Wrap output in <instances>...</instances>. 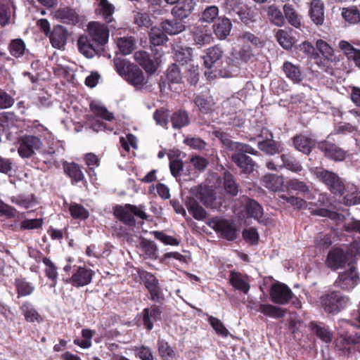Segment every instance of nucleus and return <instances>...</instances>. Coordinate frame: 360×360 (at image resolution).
I'll return each instance as SVG.
<instances>
[{
  "label": "nucleus",
  "instance_id": "obj_37",
  "mask_svg": "<svg viewBox=\"0 0 360 360\" xmlns=\"http://www.w3.org/2000/svg\"><path fill=\"white\" fill-rule=\"evenodd\" d=\"M89 107L94 115L97 118H101L108 122H112L115 119L112 112L108 111L105 106L95 101L91 102Z\"/></svg>",
  "mask_w": 360,
  "mask_h": 360
},
{
  "label": "nucleus",
  "instance_id": "obj_14",
  "mask_svg": "<svg viewBox=\"0 0 360 360\" xmlns=\"http://www.w3.org/2000/svg\"><path fill=\"white\" fill-rule=\"evenodd\" d=\"M292 297L291 290L283 283H276L271 286L270 297L273 302L278 304H285Z\"/></svg>",
  "mask_w": 360,
  "mask_h": 360
},
{
  "label": "nucleus",
  "instance_id": "obj_30",
  "mask_svg": "<svg viewBox=\"0 0 360 360\" xmlns=\"http://www.w3.org/2000/svg\"><path fill=\"white\" fill-rule=\"evenodd\" d=\"M262 184L269 190L276 192L282 190L283 178L276 174H267L262 179Z\"/></svg>",
  "mask_w": 360,
  "mask_h": 360
},
{
  "label": "nucleus",
  "instance_id": "obj_26",
  "mask_svg": "<svg viewBox=\"0 0 360 360\" xmlns=\"http://www.w3.org/2000/svg\"><path fill=\"white\" fill-rule=\"evenodd\" d=\"M224 53V49L218 45L208 48L206 54L202 57L205 66L212 68L222 58Z\"/></svg>",
  "mask_w": 360,
  "mask_h": 360
},
{
  "label": "nucleus",
  "instance_id": "obj_56",
  "mask_svg": "<svg viewBox=\"0 0 360 360\" xmlns=\"http://www.w3.org/2000/svg\"><path fill=\"white\" fill-rule=\"evenodd\" d=\"M68 209L74 219H85L89 217V212L82 205L72 203L69 205Z\"/></svg>",
  "mask_w": 360,
  "mask_h": 360
},
{
  "label": "nucleus",
  "instance_id": "obj_54",
  "mask_svg": "<svg viewBox=\"0 0 360 360\" xmlns=\"http://www.w3.org/2000/svg\"><path fill=\"white\" fill-rule=\"evenodd\" d=\"M258 148L268 155H274L281 151V146L275 141H259Z\"/></svg>",
  "mask_w": 360,
  "mask_h": 360
},
{
  "label": "nucleus",
  "instance_id": "obj_46",
  "mask_svg": "<svg viewBox=\"0 0 360 360\" xmlns=\"http://www.w3.org/2000/svg\"><path fill=\"white\" fill-rule=\"evenodd\" d=\"M281 162L282 169L285 167L293 172H299L302 169V167L300 162L290 155H282L281 156Z\"/></svg>",
  "mask_w": 360,
  "mask_h": 360
},
{
  "label": "nucleus",
  "instance_id": "obj_35",
  "mask_svg": "<svg viewBox=\"0 0 360 360\" xmlns=\"http://www.w3.org/2000/svg\"><path fill=\"white\" fill-rule=\"evenodd\" d=\"M258 311L264 316L273 319L283 318L285 316L286 312L285 309L270 304H260Z\"/></svg>",
  "mask_w": 360,
  "mask_h": 360
},
{
  "label": "nucleus",
  "instance_id": "obj_8",
  "mask_svg": "<svg viewBox=\"0 0 360 360\" xmlns=\"http://www.w3.org/2000/svg\"><path fill=\"white\" fill-rule=\"evenodd\" d=\"M94 275V271L86 266L73 267L72 276L69 279V283L73 286L79 288L89 285Z\"/></svg>",
  "mask_w": 360,
  "mask_h": 360
},
{
  "label": "nucleus",
  "instance_id": "obj_21",
  "mask_svg": "<svg viewBox=\"0 0 360 360\" xmlns=\"http://www.w3.org/2000/svg\"><path fill=\"white\" fill-rule=\"evenodd\" d=\"M173 57L177 62L182 64L191 60L193 50L190 47L184 46L179 41H175L172 44Z\"/></svg>",
  "mask_w": 360,
  "mask_h": 360
},
{
  "label": "nucleus",
  "instance_id": "obj_5",
  "mask_svg": "<svg viewBox=\"0 0 360 360\" xmlns=\"http://www.w3.org/2000/svg\"><path fill=\"white\" fill-rule=\"evenodd\" d=\"M114 214L117 218L129 226L135 225V216L142 219H146L148 217L146 213L142 210L141 207H136L130 204L117 206L115 208Z\"/></svg>",
  "mask_w": 360,
  "mask_h": 360
},
{
  "label": "nucleus",
  "instance_id": "obj_55",
  "mask_svg": "<svg viewBox=\"0 0 360 360\" xmlns=\"http://www.w3.org/2000/svg\"><path fill=\"white\" fill-rule=\"evenodd\" d=\"M316 49L327 60L333 61L335 60L334 51L333 48L325 41L319 39L316 43Z\"/></svg>",
  "mask_w": 360,
  "mask_h": 360
},
{
  "label": "nucleus",
  "instance_id": "obj_17",
  "mask_svg": "<svg viewBox=\"0 0 360 360\" xmlns=\"http://www.w3.org/2000/svg\"><path fill=\"white\" fill-rule=\"evenodd\" d=\"M115 6L108 0H100L98 8L96 10L97 15H99L108 23L110 27L116 29L117 22L112 15L115 12Z\"/></svg>",
  "mask_w": 360,
  "mask_h": 360
},
{
  "label": "nucleus",
  "instance_id": "obj_16",
  "mask_svg": "<svg viewBox=\"0 0 360 360\" xmlns=\"http://www.w3.org/2000/svg\"><path fill=\"white\" fill-rule=\"evenodd\" d=\"M347 262V254L340 248H333L329 251L326 265L332 270L343 268Z\"/></svg>",
  "mask_w": 360,
  "mask_h": 360
},
{
  "label": "nucleus",
  "instance_id": "obj_15",
  "mask_svg": "<svg viewBox=\"0 0 360 360\" xmlns=\"http://www.w3.org/2000/svg\"><path fill=\"white\" fill-rule=\"evenodd\" d=\"M318 148L324 153L326 157L334 161H342L346 158L347 152L330 141H323L319 143Z\"/></svg>",
  "mask_w": 360,
  "mask_h": 360
},
{
  "label": "nucleus",
  "instance_id": "obj_2",
  "mask_svg": "<svg viewBox=\"0 0 360 360\" xmlns=\"http://www.w3.org/2000/svg\"><path fill=\"white\" fill-rule=\"evenodd\" d=\"M312 173L333 194L342 195L346 191L344 182L338 174L323 167L313 169Z\"/></svg>",
  "mask_w": 360,
  "mask_h": 360
},
{
  "label": "nucleus",
  "instance_id": "obj_52",
  "mask_svg": "<svg viewBox=\"0 0 360 360\" xmlns=\"http://www.w3.org/2000/svg\"><path fill=\"white\" fill-rule=\"evenodd\" d=\"M149 37L151 44L154 46L162 45L167 40V35L160 28L157 27L150 29Z\"/></svg>",
  "mask_w": 360,
  "mask_h": 360
},
{
  "label": "nucleus",
  "instance_id": "obj_62",
  "mask_svg": "<svg viewBox=\"0 0 360 360\" xmlns=\"http://www.w3.org/2000/svg\"><path fill=\"white\" fill-rule=\"evenodd\" d=\"M208 321L217 334L223 337H227L229 335V331L219 319L210 316Z\"/></svg>",
  "mask_w": 360,
  "mask_h": 360
},
{
  "label": "nucleus",
  "instance_id": "obj_53",
  "mask_svg": "<svg viewBox=\"0 0 360 360\" xmlns=\"http://www.w3.org/2000/svg\"><path fill=\"white\" fill-rule=\"evenodd\" d=\"M65 172L75 181L78 182L83 179L84 174L79 166L74 162L64 165Z\"/></svg>",
  "mask_w": 360,
  "mask_h": 360
},
{
  "label": "nucleus",
  "instance_id": "obj_18",
  "mask_svg": "<svg viewBox=\"0 0 360 360\" xmlns=\"http://www.w3.org/2000/svg\"><path fill=\"white\" fill-rule=\"evenodd\" d=\"M239 58L233 59L231 58H227L226 63L228 64V67L223 66L224 68H228V71L236 72V69L238 68L240 60L244 63H247L253 56L252 49L248 45H243V47L238 52Z\"/></svg>",
  "mask_w": 360,
  "mask_h": 360
},
{
  "label": "nucleus",
  "instance_id": "obj_61",
  "mask_svg": "<svg viewBox=\"0 0 360 360\" xmlns=\"http://www.w3.org/2000/svg\"><path fill=\"white\" fill-rule=\"evenodd\" d=\"M167 78L169 82L180 83L182 80V75L179 68L176 64H172L167 70Z\"/></svg>",
  "mask_w": 360,
  "mask_h": 360
},
{
  "label": "nucleus",
  "instance_id": "obj_36",
  "mask_svg": "<svg viewBox=\"0 0 360 360\" xmlns=\"http://www.w3.org/2000/svg\"><path fill=\"white\" fill-rule=\"evenodd\" d=\"M41 142L34 136H24V158L31 157L36 150H39Z\"/></svg>",
  "mask_w": 360,
  "mask_h": 360
},
{
  "label": "nucleus",
  "instance_id": "obj_4",
  "mask_svg": "<svg viewBox=\"0 0 360 360\" xmlns=\"http://www.w3.org/2000/svg\"><path fill=\"white\" fill-rule=\"evenodd\" d=\"M319 302L326 312L337 314L349 304V299L348 297L341 295L337 292H331L322 295Z\"/></svg>",
  "mask_w": 360,
  "mask_h": 360
},
{
  "label": "nucleus",
  "instance_id": "obj_64",
  "mask_svg": "<svg viewBox=\"0 0 360 360\" xmlns=\"http://www.w3.org/2000/svg\"><path fill=\"white\" fill-rule=\"evenodd\" d=\"M340 49L344 52L349 59L354 60L359 49H355L346 41H340L339 43Z\"/></svg>",
  "mask_w": 360,
  "mask_h": 360
},
{
  "label": "nucleus",
  "instance_id": "obj_23",
  "mask_svg": "<svg viewBox=\"0 0 360 360\" xmlns=\"http://www.w3.org/2000/svg\"><path fill=\"white\" fill-rule=\"evenodd\" d=\"M185 204L188 212L195 219L202 221L206 218V211L193 196L186 197Z\"/></svg>",
  "mask_w": 360,
  "mask_h": 360
},
{
  "label": "nucleus",
  "instance_id": "obj_38",
  "mask_svg": "<svg viewBox=\"0 0 360 360\" xmlns=\"http://www.w3.org/2000/svg\"><path fill=\"white\" fill-rule=\"evenodd\" d=\"M245 209L247 214L250 217H253L260 223L264 222L262 219L263 215L262 207L257 202L252 199H248L245 205Z\"/></svg>",
  "mask_w": 360,
  "mask_h": 360
},
{
  "label": "nucleus",
  "instance_id": "obj_57",
  "mask_svg": "<svg viewBox=\"0 0 360 360\" xmlns=\"http://www.w3.org/2000/svg\"><path fill=\"white\" fill-rule=\"evenodd\" d=\"M313 331L316 334V335L323 342L328 343L332 340L333 334L330 331L328 330V328L325 327H321L319 326L317 323L311 322V323Z\"/></svg>",
  "mask_w": 360,
  "mask_h": 360
},
{
  "label": "nucleus",
  "instance_id": "obj_42",
  "mask_svg": "<svg viewBox=\"0 0 360 360\" xmlns=\"http://www.w3.org/2000/svg\"><path fill=\"white\" fill-rule=\"evenodd\" d=\"M157 345L159 355L162 360H172L174 359L175 352L166 340L159 338Z\"/></svg>",
  "mask_w": 360,
  "mask_h": 360
},
{
  "label": "nucleus",
  "instance_id": "obj_39",
  "mask_svg": "<svg viewBox=\"0 0 360 360\" xmlns=\"http://www.w3.org/2000/svg\"><path fill=\"white\" fill-rule=\"evenodd\" d=\"M287 188L288 190H293L303 193L304 197L307 199H314V195L306 184L297 179L289 180L287 182Z\"/></svg>",
  "mask_w": 360,
  "mask_h": 360
},
{
  "label": "nucleus",
  "instance_id": "obj_3",
  "mask_svg": "<svg viewBox=\"0 0 360 360\" xmlns=\"http://www.w3.org/2000/svg\"><path fill=\"white\" fill-rule=\"evenodd\" d=\"M224 8L227 14L231 17L238 16L247 25L256 21L255 11L239 0H227Z\"/></svg>",
  "mask_w": 360,
  "mask_h": 360
},
{
  "label": "nucleus",
  "instance_id": "obj_22",
  "mask_svg": "<svg viewBox=\"0 0 360 360\" xmlns=\"http://www.w3.org/2000/svg\"><path fill=\"white\" fill-rule=\"evenodd\" d=\"M134 58L146 72L153 74L157 70V65L146 51H136L134 55Z\"/></svg>",
  "mask_w": 360,
  "mask_h": 360
},
{
  "label": "nucleus",
  "instance_id": "obj_48",
  "mask_svg": "<svg viewBox=\"0 0 360 360\" xmlns=\"http://www.w3.org/2000/svg\"><path fill=\"white\" fill-rule=\"evenodd\" d=\"M227 147L230 150L234 151V153H241L243 154L249 153L252 155L257 153V151L250 146L240 142H234L231 140H227Z\"/></svg>",
  "mask_w": 360,
  "mask_h": 360
},
{
  "label": "nucleus",
  "instance_id": "obj_20",
  "mask_svg": "<svg viewBox=\"0 0 360 360\" xmlns=\"http://www.w3.org/2000/svg\"><path fill=\"white\" fill-rule=\"evenodd\" d=\"M231 160L244 173H251L255 169V162L246 154L233 153Z\"/></svg>",
  "mask_w": 360,
  "mask_h": 360
},
{
  "label": "nucleus",
  "instance_id": "obj_11",
  "mask_svg": "<svg viewBox=\"0 0 360 360\" xmlns=\"http://www.w3.org/2000/svg\"><path fill=\"white\" fill-rule=\"evenodd\" d=\"M208 225L228 240H232L236 237V230L228 220L213 218L208 222Z\"/></svg>",
  "mask_w": 360,
  "mask_h": 360
},
{
  "label": "nucleus",
  "instance_id": "obj_49",
  "mask_svg": "<svg viewBox=\"0 0 360 360\" xmlns=\"http://www.w3.org/2000/svg\"><path fill=\"white\" fill-rule=\"evenodd\" d=\"M343 18L350 24L360 25V11L354 6L343 8L342 11Z\"/></svg>",
  "mask_w": 360,
  "mask_h": 360
},
{
  "label": "nucleus",
  "instance_id": "obj_43",
  "mask_svg": "<svg viewBox=\"0 0 360 360\" xmlns=\"http://www.w3.org/2000/svg\"><path fill=\"white\" fill-rule=\"evenodd\" d=\"M194 103L199 110L204 114L209 113L214 110V102L211 97L198 96L194 100Z\"/></svg>",
  "mask_w": 360,
  "mask_h": 360
},
{
  "label": "nucleus",
  "instance_id": "obj_51",
  "mask_svg": "<svg viewBox=\"0 0 360 360\" xmlns=\"http://www.w3.org/2000/svg\"><path fill=\"white\" fill-rule=\"evenodd\" d=\"M283 12L285 13V17L290 25L295 27H299L300 26V17L292 5L285 4L283 6Z\"/></svg>",
  "mask_w": 360,
  "mask_h": 360
},
{
  "label": "nucleus",
  "instance_id": "obj_45",
  "mask_svg": "<svg viewBox=\"0 0 360 360\" xmlns=\"http://www.w3.org/2000/svg\"><path fill=\"white\" fill-rule=\"evenodd\" d=\"M162 27L169 34H177L184 31L186 29L185 25L178 20H165L162 22Z\"/></svg>",
  "mask_w": 360,
  "mask_h": 360
},
{
  "label": "nucleus",
  "instance_id": "obj_13",
  "mask_svg": "<svg viewBox=\"0 0 360 360\" xmlns=\"http://www.w3.org/2000/svg\"><path fill=\"white\" fill-rule=\"evenodd\" d=\"M142 279L145 287L148 290L150 298L154 302H160L162 299L161 288L158 279L150 272H143Z\"/></svg>",
  "mask_w": 360,
  "mask_h": 360
},
{
  "label": "nucleus",
  "instance_id": "obj_50",
  "mask_svg": "<svg viewBox=\"0 0 360 360\" xmlns=\"http://www.w3.org/2000/svg\"><path fill=\"white\" fill-rule=\"evenodd\" d=\"M219 15V8L216 6H210L205 8L199 16L202 22L212 23Z\"/></svg>",
  "mask_w": 360,
  "mask_h": 360
},
{
  "label": "nucleus",
  "instance_id": "obj_44",
  "mask_svg": "<svg viewBox=\"0 0 360 360\" xmlns=\"http://www.w3.org/2000/svg\"><path fill=\"white\" fill-rule=\"evenodd\" d=\"M172 127L174 129H181L189 124V117L185 110H178L173 113L171 117Z\"/></svg>",
  "mask_w": 360,
  "mask_h": 360
},
{
  "label": "nucleus",
  "instance_id": "obj_12",
  "mask_svg": "<svg viewBox=\"0 0 360 360\" xmlns=\"http://www.w3.org/2000/svg\"><path fill=\"white\" fill-rule=\"evenodd\" d=\"M189 30L195 45L201 47L211 42L212 34L208 27L195 24L190 25Z\"/></svg>",
  "mask_w": 360,
  "mask_h": 360
},
{
  "label": "nucleus",
  "instance_id": "obj_63",
  "mask_svg": "<svg viewBox=\"0 0 360 360\" xmlns=\"http://www.w3.org/2000/svg\"><path fill=\"white\" fill-rule=\"evenodd\" d=\"M276 39L279 44L285 49H289L292 46V39L287 31L279 30L276 32Z\"/></svg>",
  "mask_w": 360,
  "mask_h": 360
},
{
  "label": "nucleus",
  "instance_id": "obj_29",
  "mask_svg": "<svg viewBox=\"0 0 360 360\" xmlns=\"http://www.w3.org/2000/svg\"><path fill=\"white\" fill-rule=\"evenodd\" d=\"M309 12L311 20L316 25L323 24L324 21V4L321 0H312Z\"/></svg>",
  "mask_w": 360,
  "mask_h": 360
},
{
  "label": "nucleus",
  "instance_id": "obj_27",
  "mask_svg": "<svg viewBox=\"0 0 360 360\" xmlns=\"http://www.w3.org/2000/svg\"><path fill=\"white\" fill-rule=\"evenodd\" d=\"M54 17L62 22L68 24H76L79 20L77 13L70 7L58 8L55 11Z\"/></svg>",
  "mask_w": 360,
  "mask_h": 360
},
{
  "label": "nucleus",
  "instance_id": "obj_59",
  "mask_svg": "<svg viewBox=\"0 0 360 360\" xmlns=\"http://www.w3.org/2000/svg\"><path fill=\"white\" fill-rule=\"evenodd\" d=\"M30 214L31 212H27L26 216L24 214V229L32 230L40 229L44 223L43 219L41 217L31 218L30 217Z\"/></svg>",
  "mask_w": 360,
  "mask_h": 360
},
{
  "label": "nucleus",
  "instance_id": "obj_40",
  "mask_svg": "<svg viewBox=\"0 0 360 360\" xmlns=\"http://www.w3.org/2000/svg\"><path fill=\"white\" fill-rule=\"evenodd\" d=\"M283 70L286 77L292 82L298 83L302 80V73L298 66L287 61L283 63Z\"/></svg>",
  "mask_w": 360,
  "mask_h": 360
},
{
  "label": "nucleus",
  "instance_id": "obj_41",
  "mask_svg": "<svg viewBox=\"0 0 360 360\" xmlns=\"http://www.w3.org/2000/svg\"><path fill=\"white\" fill-rule=\"evenodd\" d=\"M224 188L225 192L231 196H236L238 193L239 186L233 176L228 172L224 174Z\"/></svg>",
  "mask_w": 360,
  "mask_h": 360
},
{
  "label": "nucleus",
  "instance_id": "obj_60",
  "mask_svg": "<svg viewBox=\"0 0 360 360\" xmlns=\"http://www.w3.org/2000/svg\"><path fill=\"white\" fill-rule=\"evenodd\" d=\"M133 350L136 356L141 360H154L153 352L148 346L141 345L134 347Z\"/></svg>",
  "mask_w": 360,
  "mask_h": 360
},
{
  "label": "nucleus",
  "instance_id": "obj_32",
  "mask_svg": "<svg viewBox=\"0 0 360 360\" xmlns=\"http://www.w3.org/2000/svg\"><path fill=\"white\" fill-rule=\"evenodd\" d=\"M269 21L276 26L281 27L285 23V17L281 9L275 4H271L265 8Z\"/></svg>",
  "mask_w": 360,
  "mask_h": 360
},
{
  "label": "nucleus",
  "instance_id": "obj_33",
  "mask_svg": "<svg viewBox=\"0 0 360 360\" xmlns=\"http://www.w3.org/2000/svg\"><path fill=\"white\" fill-rule=\"evenodd\" d=\"M79 52L86 58H93L97 53V46L91 43L86 36H81L77 40Z\"/></svg>",
  "mask_w": 360,
  "mask_h": 360
},
{
  "label": "nucleus",
  "instance_id": "obj_47",
  "mask_svg": "<svg viewBox=\"0 0 360 360\" xmlns=\"http://www.w3.org/2000/svg\"><path fill=\"white\" fill-rule=\"evenodd\" d=\"M117 45L124 55L129 54L134 49L135 39L132 37H124L117 39Z\"/></svg>",
  "mask_w": 360,
  "mask_h": 360
},
{
  "label": "nucleus",
  "instance_id": "obj_1",
  "mask_svg": "<svg viewBox=\"0 0 360 360\" xmlns=\"http://www.w3.org/2000/svg\"><path fill=\"white\" fill-rule=\"evenodd\" d=\"M114 65L118 74L129 84L136 86H142L145 84L143 72L136 65L122 58H115Z\"/></svg>",
  "mask_w": 360,
  "mask_h": 360
},
{
  "label": "nucleus",
  "instance_id": "obj_6",
  "mask_svg": "<svg viewBox=\"0 0 360 360\" xmlns=\"http://www.w3.org/2000/svg\"><path fill=\"white\" fill-rule=\"evenodd\" d=\"M192 196L199 199L207 207L217 209L220 202L217 201L215 191L210 187L199 184L190 189Z\"/></svg>",
  "mask_w": 360,
  "mask_h": 360
},
{
  "label": "nucleus",
  "instance_id": "obj_25",
  "mask_svg": "<svg viewBox=\"0 0 360 360\" xmlns=\"http://www.w3.org/2000/svg\"><path fill=\"white\" fill-rule=\"evenodd\" d=\"M231 28V20L226 17L219 18L213 25L214 33L219 39H226L229 35Z\"/></svg>",
  "mask_w": 360,
  "mask_h": 360
},
{
  "label": "nucleus",
  "instance_id": "obj_9",
  "mask_svg": "<svg viewBox=\"0 0 360 360\" xmlns=\"http://www.w3.org/2000/svg\"><path fill=\"white\" fill-rule=\"evenodd\" d=\"M89 35L91 40L98 45L105 44L109 38V30L104 25L98 22H91L87 27Z\"/></svg>",
  "mask_w": 360,
  "mask_h": 360
},
{
  "label": "nucleus",
  "instance_id": "obj_10",
  "mask_svg": "<svg viewBox=\"0 0 360 360\" xmlns=\"http://www.w3.org/2000/svg\"><path fill=\"white\" fill-rule=\"evenodd\" d=\"M359 278L356 268L352 265L348 271L341 273L335 282V285L345 290L354 288L359 283Z\"/></svg>",
  "mask_w": 360,
  "mask_h": 360
},
{
  "label": "nucleus",
  "instance_id": "obj_19",
  "mask_svg": "<svg viewBox=\"0 0 360 360\" xmlns=\"http://www.w3.org/2000/svg\"><path fill=\"white\" fill-rule=\"evenodd\" d=\"M195 2L194 0H182L179 1L172 9V14L180 20L188 18L193 11Z\"/></svg>",
  "mask_w": 360,
  "mask_h": 360
},
{
  "label": "nucleus",
  "instance_id": "obj_31",
  "mask_svg": "<svg viewBox=\"0 0 360 360\" xmlns=\"http://www.w3.org/2000/svg\"><path fill=\"white\" fill-rule=\"evenodd\" d=\"M229 281L231 284L237 290L247 294L250 290L248 277L240 273L231 272Z\"/></svg>",
  "mask_w": 360,
  "mask_h": 360
},
{
  "label": "nucleus",
  "instance_id": "obj_28",
  "mask_svg": "<svg viewBox=\"0 0 360 360\" xmlns=\"http://www.w3.org/2000/svg\"><path fill=\"white\" fill-rule=\"evenodd\" d=\"M68 33L64 27L58 25L53 28L50 34V41L52 46L56 49H62L66 44Z\"/></svg>",
  "mask_w": 360,
  "mask_h": 360
},
{
  "label": "nucleus",
  "instance_id": "obj_24",
  "mask_svg": "<svg viewBox=\"0 0 360 360\" xmlns=\"http://www.w3.org/2000/svg\"><path fill=\"white\" fill-rule=\"evenodd\" d=\"M162 311L160 308L155 305L150 308H146L143 310V321L145 328L148 330H152L153 322L161 319Z\"/></svg>",
  "mask_w": 360,
  "mask_h": 360
},
{
  "label": "nucleus",
  "instance_id": "obj_58",
  "mask_svg": "<svg viewBox=\"0 0 360 360\" xmlns=\"http://www.w3.org/2000/svg\"><path fill=\"white\" fill-rule=\"evenodd\" d=\"M24 316L29 322L40 323L43 321L42 316L31 304H24Z\"/></svg>",
  "mask_w": 360,
  "mask_h": 360
},
{
  "label": "nucleus",
  "instance_id": "obj_34",
  "mask_svg": "<svg viewBox=\"0 0 360 360\" xmlns=\"http://www.w3.org/2000/svg\"><path fill=\"white\" fill-rule=\"evenodd\" d=\"M293 143L297 150L309 155L314 146V141L306 136L299 135L294 137Z\"/></svg>",
  "mask_w": 360,
  "mask_h": 360
},
{
  "label": "nucleus",
  "instance_id": "obj_7",
  "mask_svg": "<svg viewBox=\"0 0 360 360\" xmlns=\"http://www.w3.org/2000/svg\"><path fill=\"white\" fill-rule=\"evenodd\" d=\"M1 119V122H6L5 125H2L6 127L9 130L8 136L10 139L18 143V152L20 156L22 158V137L20 135V131L18 130L21 120L12 112L4 113Z\"/></svg>",
  "mask_w": 360,
  "mask_h": 360
}]
</instances>
